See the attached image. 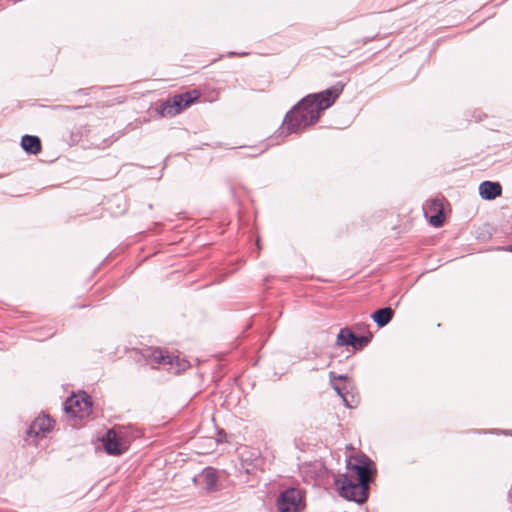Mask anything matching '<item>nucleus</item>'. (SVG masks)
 <instances>
[{
  "instance_id": "1",
  "label": "nucleus",
  "mask_w": 512,
  "mask_h": 512,
  "mask_svg": "<svg viewBox=\"0 0 512 512\" xmlns=\"http://www.w3.org/2000/svg\"><path fill=\"white\" fill-rule=\"evenodd\" d=\"M341 91L342 88L333 87L303 98L286 114L281 127L282 133H297L316 123L320 114L333 105Z\"/></svg>"
},
{
  "instance_id": "2",
  "label": "nucleus",
  "mask_w": 512,
  "mask_h": 512,
  "mask_svg": "<svg viewBox=\"0 0 512 512\" xmlns=\"http://www.w3.org/2000/svg\"><path fill=\"white\" fill-rule=\"evenodd\" d=\"M347 473L339 475L335 484L342 497L363 503L369 495V483L376 473L374 462L363 453H355L347 459Z\"/></svg>"
},
{
  "instance_id": "3",
  "label": "nucleus",
  "mask_w": 512,
  "mask_h": 512,
  "mask_svg": "<svg viewBox=\"0 0 512 512\" xmlns=\"http://www.w3.org/2000/svg\"><path fill=\"white\" fill-rule=\"evenodd\" d=\"M201 96L199 90L194 89L183 94H177L162 102L158 112L161 117H173L195 103Z\"/></svg>"
},
{
  "instance_id": "4",
  "label": "nucleus",
  "mask_w": 512,
  "mask_h": 512,
  "mask_svg": "<svg viewBox=\"0 0 512 512\" xmlns=\"http://www.w3.org/2000/svg\"><path fill=\"white\" fill-rule=\"evenodd\" d=\"M101 441L107 454L119 456L128 450L131 439L125 427L115 426L106 432Z\"/></svg>"
},
{
  "instance_id": "5",
  "label": "nucleus",
  "mask_w": 512,
  "mask_h": 512,
  "mask_svg": "<svg viewBox=\"0 0 512 512\" xmlns=\"http://www.w3.org/2000/svg\"><path fill=\"white\" fill-rule=\"evenodd\" d=\"M91 411V398L84 392L73 394L65 401V412L72 418L83 419L89 416Z\"/></svg>"
},
{
  "instance_id": "6",
  "label": "nucleus",
  "mask_w": 512,
  "mask_h": 512,
  "mask_svg": "<svg viewBox=\"0 0 512 512\" xmlns=\"http://www.w3.org/2000/svg\"><path fill=\"white\" fill-rule=\"evenodd\" d=\"M279 512H302V494L299 490L291 488L279 496L277 500Z\"/></svg>"
},
{
  "instance_id": "7",
  "label": "nucleus",
  "mask_w": 512,
  "mask_h": 512,
  "mask_svg": "<svg viewBox=\"0 0 512 512\" xmlns=\"http://www.w3.org/2000/svg\"><path fill=\"white\" fill-rule=\"evenodd\" d=\"M372 335L357 337L350 329H341L336 338L337 346L351 345L355 350L365 347L371 340Z\"/></svg>"
},
{
  "instance_id": "8",
  "label": "nucleus",
  "mask_w": 512,
  "mask_h": 512,
  "mask_svg": "<svg viewBox=\"0 0 512 512\" xmlns=\"http://www.w3.org/2000/svg\"><path fill=\"white\" fill-rule=\"evenodd\" d=\"M444 201L443 197H436L428 202L426 215L431 214L428 221L434 227H441L444 224Z\"/></svg>"
},
{
  "instance_id": "9",
  "label": "nucleus",
  "mask_w": 512,
  "mask_h": 512,
  "mask_svg": "<svg viewBox=\"0 0 512 512\" xmlns=\"http://www.w3.org/2000/svg\"><path fill=\"white\" fill-rule=\"evenodd\" d=\"M54 421L52 418L46 415L38 416L34 419L28 430L30 436H44L46 433L52 430Z\"/></svg>"
},
{
  "instance_id": "10",
  "label": "nucleus",
  "mask_w": 512,
  "mask_h": 512,
  "mask_svg": "<svg viewBox=\"0 0 512 512\" xmlns=\"http://www.w3.org/2000/svg\"><path fill=\"white\" fill-rule=\"evenodd\" d=\"M147 362L152 368H157L161 364H172L173 357L162 349H148L144 354Z\"/></svg>"
},
{
  "instance_id": "11",
  "label": "nucleus",
  "mask_w": 512,
  "mask_h": 512,
  "mask_svg": "<svg viewBox=\"0 0 512 512\" xmlns=\"http://www.w3.org/2000/svg\"><path fill=\"white\" fill-rule=\"evenodd\" d=\"M479 192L482 198L492 200L501 195L502 187L498 182L485 181L480 184Z\"/></svg>"
},
{
  "instance_id": "12",
  "label": "nucleus",
  "mask_w": 512,
  "mask_h": 512,
  "mask_svg": "<svg viewBox=\"0 0 512 512\" xmlns=\"http://www.w3.org/2000/svg\"><path fill=\"white\" fill-rule=\"evenodd\" d=\"M21 147L27 153L37 155L42 150L41 141L37 136L25 135L21 139Z\"/></svg>"
},
{
  "instance_id": "13",
  "label": "nucleus",
  "mask_w": 512,
  "mask_h": 512,
  "mask_svg": "<svg viewBox=\"0 0 512 512\" xmlns=\"http://www.w3.org/2000/svg\"><path fill=\"white\" fill-rule=\"evenodd\" d=\"M393 315V309L390 307H385L375 311L372 315V318L379 327H384L392 320Z\"/></svg>"
},
{
  "instance_id": "14",
  "label": "nucleus",
  "mask_w": 512,
  "mask_h": 512,
  "mask_svg": "<svg viewBox=\"0 0 512 512\" xmlns=\"http://www.w3.org/2000/svg\"><path fill=\"white\" fill-rule=\"evenodd\" d=\"M207 490H214L218 482L217 472L213 468H206L201 475Z\"/></svg>"
},
{
  "instance_id": "15",
  "label": "nucleus",
  "mask_w": 512,
  "mask_h": 512,
  "mask_svg": "<svg viewBox=\"0 0 512 512\" xmlns=\"http://www.w3.org/2000/svg\"><path fill=\"white\" fill-rule=\"evenodd\" d=\"M333 387H334L335 391L337 392V394L340 395L343 398L345 403H347V400L344 397V395L342 394L341 389L337 385H335V384L333 385ZM346 405L349 406L348 404H346Z\"/></svg>"
},
{
  "instance_id": "16",
  "label": "nucleus",
  "mask_w": 512,
  "mask_h": 512,
  "mask_svg": "<svg viewBox=\"0 0 512 512\" xmlns=\"http://www.w3.org/2000/svg\"><path fill=\"white\" fill-rule=\"evenodd\" d=\"M331 378L333 379H339V380H345L346 379V376H343V375H340L338 377L334 376L333 373H331Z\"/></svg>"
},
{
  "instance_id": "17",
  "label": "nucleus",
  "mask_w": 512,
  "mask_h": 512,
  "mask_svg": "<svg viewBox=\"0 0 512 512\" xmlns=\"http://www.w3.org/2000/svg\"><path fill=\"white\" fill-rule=\"evenodd\" d=\"M507 250L512 252V247L508 248Z\"/></svg>"
}]
</instances>
